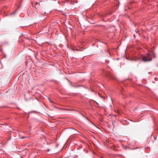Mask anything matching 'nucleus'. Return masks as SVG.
Returning a JSON list of instances; mask_svg holds the SVG:
<instances>
[{
  "mask_svg": "<svg viewBox=\"0 0 158 158\" xmlns=\"http://www.w3.org/2000/svg\"><path fill=\"white\" fill-rule=\"evenodd\" d=\"M152 56L154 58L156 57V55L153 50L150 51L149 53L143 56L142 60L145 62L151 61L152 60Z\"/></svg>",
  "mask_w": 158,
  "mask_h": 158,
  "instance_id": "obj_1",
  "label": "nucleus"
},
{
  "mask_svg": "<svg viewBox=\"0 0 158 158\" xmlns=\"http://www.w3.org/2000/svg\"><path fill=\"white\" fill-rule=\"evenodd\" d=\"M26 59L27 61L26 62V63L27 64H28L29 62V57L27 56L26 57Z\"/></svg>",
  "mask_w": 158,
  "mask_h": 158,
  "instance_id": "obj_2",
  "label": "nucleus"
},
{
  "mask_svg": "<svg viewBox=\"0 0 158 158\" xmlns=\"http://www.w3.org/2000/svg\"><path fill=\"white\" fill-rule=\"evenodd\" d=\"M48 100H49V102H50L51 103H52V102H52V101L50 99V98H48Z\"/></svg>",
  "mask_w": 158,
  "mask_h": 158,
  "instance_id": "obj_3",
  "label": "nucleus"
},
{
  "mask_svg": "<svg viewBox=\"0 0 158 158\" xmlns=\"http://www.w3.org/2000/svg\"><path fill=\"white\" fill-rule=\"evenodd\" d=\"M25 138V137H23V138Z\"/></svg>",
  "mask_w": 158,
  "mask_h": 158,
  "instance_id": "obj_4",
  "label": "nucleus"
},
{
  "mask_svg": "<svg viewBox=\"0 0 158 158\" xmlns=\"http://www.w3.org/2000/svg\"><path fill=\"white\" fill-rule=\"evenodd\" d=\"M76 50L78 51V49H77Z\"/></svg>",
  "mask_w": 158,
  "mask_h": 158,
  "instance_id": "obj_5",
  "label": "nucleus"
}]
</instances>
